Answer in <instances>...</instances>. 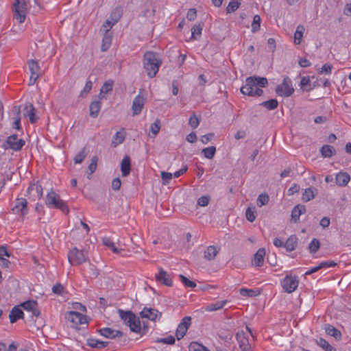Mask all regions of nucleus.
Segmentation results:
<instances>
[{
  "mask_svg": "<svg viewBox=\"0 0 351 351\" xmlns=\"http://www.w3.org/2000/svg\"><path fill=\"white\" fill-rule=\"evenodd\" d=\"M97 161L98 158L96 156L91 158L90 164L88 166L89 175H91L95 171L97 166Z\"/></svg>",
  "mask_w": 351,
  "mask_h": 351,
  "instance_id": "13d9d810",
  "label": "nucleus"
},
{
  "mask_svg": "<svg viewBox=\"0 0 351 351\" xmlns=\"http://www.w3.org/2000/svg\"><path fill=\"white\" fill-rule=\"evenodd\" d=\"M87 274L90 278H97L99 275V271L95 265L89 264Z\"/></svg>",
  "mask_w": 351,
  "mask_h": 351,
  "instance_id": "bf43d9fd",
  "label": "nucleus"
},
{
  "mask_svg": "<svg viewBox=\"0 0 351 351\" xmlns=\"http://www.w3.org/2000/svg\"><path fill=\"white\" fill-rule=\"evenodd\" d=\"M300 213L298 212L296 206H294L291 211V219L294 223H298L300 221Z\"/></svg>",
  "mask_w": 351,
  "mask_h": 351,
  "instance_id": "69168bd1",
  "label": "nucleus"
},
{
  "mask_svg": "<svg viewBox=\"0 0 351 351\" xmlns=\"http://www.w3.org/2000/svg\"><path fill=\"white\" fill-rule=\"evenodd\" d=\"M140 315L142 318H147L152 321H155L158 315L159 317L161 316V313L156 309L145 307L140 313Z\"/></svg>",
  "mask_w": 351,
  "mask_h": 351,
  "instance_id": "6ab92c4d",
  "label": "nucleus"
},
{
  "mask_svg": "<svg viewBox=\"0 0 351 351\" xmlns=\"http://www.w3.org/2000/svg\"><path fill=\"white\" fill-rule=\"evenodd\" d=\"M101 107V102L99 100L93 101L89 106L90 116L96 118L99 115Z\"/></svg>",
  "mask_w": 351,
  "mask_h": 351,
  "instance_id": "393cba45",
  "label": "nucleus"
},
{
  "mask_svg": "<svg viewBox=\"0 0 351 351\" xmlns=\"http://www.w3.org/2000/svg\"><path fill=\"white\" fill-rule=\"evenodd\" d=\"M121 171L123 177L128 176L131 171V161L128 156H125L121 162Z\"/></svg>",
  "mask_w": 351,
  "mask_h": 351,
  "instance_id": "5701e85b",
  "label": "nucleus"
},
{
  "mask_svg": "<svg viewBox=\"0 0 351 351\" xmlns=\"http://www.w3.org/2000/svg\"><path fill=\"white\" fill-rule=\"evenodd\" d=\"M21 306L24 310L31 312L32 316L38 317L40 315V311L37 308L38 303L35 300H27L22 303Z\"/></svg>",
  "mask_w": 351,
  "mask_h": 351,
  "instance_id": "f3484780",
  "label": "nucleus"
},
{
  "mask_svg": "<svg viewBox=\"0 0 351 351\" xmlns=\"http://www.w3.org/2000/svg\"><path fill=\"white\" fill-rule=\"evenodd\" d=\"M118 314L120 318L124 322L125 324L130 327L131 331L140 333L141 327L140 319L130 311L118 310Z\"/></svg>",
  "mask_w": 351,
  "mask_h": 351,
  "instance_id": "7ed1b4c3",
  "label": "nucleus"
},
{
  "mask_svg": "<svg viewBox=\"0 0 351 351\" xmlns=\"http://www.w3.org/2000/svg\"><path fill=\"white\" fill-rule=\"evenodd\" d=\"M300 86L301 88H302L306 91L311 90L312 89V88L310 87L311 80H310L309 77H305V76L302 77L301 78Z\"/></svg>",
  "mask_w": 351,
  "mask_h": 351,
  "instance_id": "09e8293b",
  "label": "nucleus"
},
{
  "mask_svg": "<svg viewBox=\"0 0 351 351\" xmlns=\"http://www.w3.org/2000/svg\"><path fill=\"white\" fill-rule=\"evenodd\" d=\"M27 64L31 73V75H33L32 79L34 78V76L39 77L41 71L38 63L36 60H30L27 62Z\"/></svg>",
  "mask_w": 351,
  "mask_h": 351,
  "instance_id": "c756f323",
  "label": "nucleus"
},
{
  "mask_svg": "<svg viewBox=\"0 0 351 351\" xmlns=\"http://www.w3.org/2000/svg\"><path fill=\"white\" fill-rule=\"evenodd\" d=\"M245 217H246V219L250 221V222H253L255 219H256V210H255V208L254 207L253 208L249 207L247 208V209L246 210V212H245Z\"/></svg>",
  "mask_w": 351,
  "mask_h": 351,
  "instance_id": "3c124183",
  "label": "nucleus"
},
{
  "mask_svg": "<svg viewBox=\"0 0 351 351\" xmlns=\"http://www.w3.org/2000/svg\"><path fill=\"white\" fill-rule=\"evenodd\" d=\"M23 115L25 117H29V121L32 123H34L38 121V117L36 116V109L33 104L31 103H27L24 106H22Z\"/></svg>",
  "mask_w": 351,
  "mask_h": 351,
  "instance_id": "2eb2a0df",
  "label": "nucleus"
},
{
  "mask_svg": "<svg viewBox=\"0 0 351 351\" xmlns=\"http://www.w3.org/2000/svg\"><path fill=\"white\" fill-rule=\"evenodd\" d=\"M181 282L187 287L194 288L196 287V283L194 281L190 280L183 275L179 276Z\"/></svg>",
  "mask_w": 351,
  "mask_h": 351,
  "instance_id": "4d7b16f0",
  "label": "nucleus"
},
{
  "mask_svg": "<svg viewBox=\"0 0 351 351\" xmlns=\"http://www.w3.org/2000/svg\"><path fill=\"white\" fill-rule=\"evenodd\" d=\"M268 81L266 77L250 76L246 78L245 84L241 86L242 94L250 97H258L263 95V90L261 88L266 87Z\"/></svg>",
  "mask_w": 351,
  "mask_h": 351,
  "instance_id": "f257e3e1",
  "label": "nucleus"
},
{
  "mask_svg": "<svg viewBox=\"0 0 351 351\" xmlns=\"http://www.w3.org/2000/svg\"><path fill=\"white\" fill-rule=\"evenodd\" d=\"M261 105L268 110H272L278 108V102L276 99H271L262 102Z\"/></svg>",
  "mask_w": 351,
  "mask_h": 351,
  "instance_id": "e433bc0d",
  "label": "nucleus"
},
{
  "mask_svg": "<svg viewBox=\"0 0 351 351\" xmlns=\"http://www.w3.org/2000/svg\"><path fill=\"white\" fill-rule=\"evenodd\" d=\"M317 344L325 351H336V349L330 345L328 342L323 338H319L318 340H317Z\"/></svg>",
  "mask_w": 351,
  "mask_h": 351,
  "instance_id": "4c0bfd02",
  "label": "nucleus"
},
{
  "mask_svg": "<svg viewBox=\"0 0 351 351\" xmlns=\"http://www.w3.org/2000/svg\"><path fill=\"white\" fill-rule=\"evenodd\" d=\"M108 341H102L96 339L89 338L87 339V345L93 348H104L108 345Z\"/></svg>",
  "mask_w": 351,
  "mask_h": 351,
  "instance_id": "2f4dec72",
  "label": "nucleus"
},
{
  "mask_svg": "<svg viewBox=\"0 0 351 351\" xmlns=\"http://www.w3.org/2000/svg\"><path fill=\"white\" fill-rule=\"evenodd\" d=\"M191 317L189 316H186L182 319L181 322L179 324L177 328L176 332V336L178 340H180L184 337L189 326H191Z\"/></svg>",
  "mask_w": 351,
  "mask_h": 351,
  "instance_id": "ddd939ff",
  "label": "nucleus"
},
{
  "mask_svg": "<svg viewBox=\"0 0 351 351\" xmlns=\"http://www.w3.org/2000/svg\"><path fill=\"white\" fill-rule=\"evenodd\" d=\"M162 61L158 58V54L154 51H147L143 56V66L147 75L152 78L158 72Z\"/></svg>",
  "mask_w": 351,
  "mask_h": 351,
  "instance_id": "f03ea898",
  "label": "nucleus"
},
{
  "mask_svg": "<svg viewBox=\"0 0 351 351\" xmlns=\"http://www.w3.org/2000/svg\"><path fill=\"white\" fill-rule=\"evenodd\" d=\"M92 86H93L92 81L90 79H88L86 81V83L85 84V86L84 87V89L81 91V93L80 94V96L84 97V94L86 95L88 93H90V91L92 89Z\"/></svg>",
  "mask_w": 351,
  "mask_h": 351,
  "instance_id": "052dcab7",
  "label": "nucleus"
},
{
  "mask_svg": "<svg viewBox=\"0 0 351 351\" xmlns=\"http://www.w3.org/2000/svg\"><path fill=\"white\" fill-rule=\"evenodd\" d=\"M276 92L281 97L291 96L294 92L291 80L288 76H285L282 84L276 86Z\"/></svg>",
  "mask_w": 351,
  "mask_h": 351,
  "instance_id": "0eeeda50",
  "label": "nucleus"
},
{
  "mask_svg": "<svg viewBox=\"0 0 351 351\" xmlns=\"http://www.w3.org/2000/svg\"><path fill=\"white\" fill-rule=\"evenodd\" d=\"M299 280L297 276L287 275L281 282L282 288L287 293L293 292L298 287Z\"/></svg>",
  "mask_w": 351,
  "mask_h": 351,
  "instance_id": "1a4fd4ad",
  "label": "nucleus"
},
{
  "mask_svg": "<svg viewBox=\"0 0 351 351\" xmlns=\"http://www.w3.org/2000/svg\"><path fill=\"white\" fill-rule=\"evenodd\" d=\"M210 199V198L208 195H204V196L200 197L197 199V204L199 206L204 207V206H208V204H209Z\"/></svg>",
  "mask_w": 351,
  "mask_h": 351,
  "instance_id": "0e129e2a",
  "label": "nucleus"
},
{
  "mask_svg": "<svg viewBox=\"0 0 351 351\" xmlns=\"http://www.w3.org/2000/svg\"><path fill=\"white\" fill-rule=\"evenodd\" d=\"M112 33L109 29H106L102 38L101 49L102 51H107L112 44Z\"/></svg>",
  "mask_w": 351,
  "mask_h": 351,
  "instance_id": "aec40b11",
  "label": "nucleus"
},
{
  "mask_svg": "<svg viewBox=\"0 0 351 351\" xmlns=\"http://www.w3.org/2000/svg\"><path fill=\"white\" fill-rule=\"evenodd\" d=\"M68 260L71 265L77 266L86 262L88 257L83 250H80L75 247L69 251Z\"/></svg>",
  "mask_w": 351,
  "mask_h": 351,
  "instance_id": "39448f33",
  "label": "nucleus"
},
{
  "mask_svg": "<svg viewBox=\"0 0 351 351\" xmlns=\"http://www.w3.org/2000/svg\"><path fill=\"white\" fill-rule=\"evenodd\" d=\"M325 330L328 335L332 336L336 339H340L341 337V332L332 325H326V326L325 327Z\"/></svg>",
  "mask_w": 351,
  "mask_h": 351,
  "instance_id": "f704fd0d",
  "label": "nucleus"
},
{
  "mask_svg": "<svg viewBox=\"0 0 351 351\" xmlns=\"http://www.w3.org/2000/svg\"><path fill=\"white\" fill-rule=\"evenodd\" d=\"M189 351H210L203 345L197 342H192L189 345Z\"/></svg>",
  "mask_w": 351,
  "mask_h": 351,
  "instance_id": "8fccbe9b",
  "label": "nucleus"
},
{
  "mask_svg": "<svg viewBox=\"0 0 351 351\" xmlns=\"http://www.w3.org/2000/svg\"><path fill=\"white\" fill-rule=\"evenodd\" d=\"M216 152V147L215 146H210L202 149V153L205 158L208 159H212Z\"/></svg>",
  "mask_w": 351,
  "mask_h": 351,
  "instance_id": "49530a36",
  "label": "nucleus"
},
{
  "mask_svg": "<svg viewBox=\"0 0 351 351\" xmlns=\"http://www.w3.org/2000/svg\"><path fill=\"white\" fill-rule=\"evenodd\" d=\"M228 302V300H224L217 301L215 303L210 304L205 307V311L207 312H212L220 310Z\"/></svg>",
  "mask_w": 351,
  "mask_h": 351,
  "instance_id": "c85d7f7f",
  "label": "nucleus"
},
{
  "mask_svg": "<svg viewBox=\"0 0 351 351\" xmlns=\"http://www.w3.org/2000/svg\"><path fill=\"white\" fill-rule=\"evenodd\" d=\"M87 155H88V151L86 150V147H84L77 154L75 155V156L74 158L75 163V164L82 163Z\"/></svg>",
  "mask_w": 351,
  "mask_h": 351,
  "instance_id": "a19ab883",
  "label": "nucleus"
},
{
  "mask_svg": "<svg viewBox=\"0 0 351 351\" xmlns=\"http://www.w3.org/2000/svg\"><path fill=\"white\" fill-rule=\"evenodd\" d=\"M204 23L199 22L198 24H195L191 29V38L194 40L198 39L201 34L204 27Z\"/></svg>",
  "mask_w": 351,
  "mask_h": 351,
  "instance_id": "72a5a7b5",
  "label": "nucleus"
},
{
  "mask_svg": "<svg viewBox=\"0 0 351 351\" xmlns=\"http://www.w3.org/2000/svg\"><path fill=\"white\" fill-rule=\"evenodd\" d=\"M13 7L14 19L19 23H23L26 18V3L25 0H15Z\"/></svg>",
  "mask_w": 351,
  "mask_h": 351,
  "instance_id": "6e6552de",
  "label": "nucleus"
},
{
  "mask_svg": "<svg viewBox=\"0 0 351 351\" xmlns=\"http://www.w3.org/2000/svg\"><path fill=\"white\" fill-rule=\"evenodd\" d=\"M269 200V195L267 193H261L258 195L256 204L258 207H262L268 204Z\"/></svg>",
  "mask_w": 351,
  "mask_h": 351,
  "instance_id": "c03bdc74",
  "label": "nucleus"
},
{
  "mask_svg": "<svg viewBox=\"0 0 351 351\" xmlns=\"http://www.w3.org/2000/svg\"><path fill=\"white\" fill-rule=\"evenodd\" d=\"M199 122H200V119L199 118H198L195 113H193L190 119H189V125L195 129V128H197L199 124Z\"/></svg>",
  "mask_w": 351,
  "mask_h": 351,
  "instance_id": "6e6d98bb",
  "label": "nucleus"
},
{
  "mask_svg": "<svg viewBox=\"0 0 351 351\" xmlns=\"http://www.w3.org/2000/svg\"><path fill=\"white\" fill-rule=\"evenodd\" d=\"M103 337L108 339H115L123 337V333L119 330H114L111 328H103L97 330Z\"/></svg>",
  "mask_w": 351,
  "mask_h": 351,
  "instance_id": "4468645a",
  "label": "nucleus"
},
{
  "mask_svg": "<svg viewBox=\"0 0 351 351\" xmlns=\"http://www.w3.org/2000/svg\"><path fill=\"white\" fill-rule=\"evenodd\" d=\"M320 153L324 158H330L336 153L335 148L329 145H324L320 149Z\"/></svg>",
  "mask_w": 351,
  "mask_h": 351,
  "instance_id": "473e14b6",
  "label": "nucleus"
},
{
  "mask_svg": "<svg viewBox=\"0 0 351 351\" xmlns=\"http://www.w3.org/2000/svg\"><path fill=\"white\" fill-rule=\"evenodd\" d=\"M122 16V12L120 8H115L110 16V20L112 21L114 25L120 20Z\"/></svg>",
  "mask_w": 351,
  "mask_h": 351,
  "instance_id": "ea45409f",
  "label": "nucleus"
},
{
  "mask_svg": "<svg viewBox=\"0 0 351 351\" xmlns=\"http://www.w3.org/2000/svg\"><path fill=\"white\" fill-rule=\"evenodd\" d=\"M237 339L242 351H251L249 340L243 335H237Z\"/></svg>",
  "mask_w": 351,
  "mask_h": 351,
  "instance_id": "bb28decb",
  "label": "nucleus"
},
{
  "mask_svg": "<svg viewBox=\"0 0 351 351\" xmlns=\"http://www.w3.org/2000/svg\"><path fill=\"white\" fill-rule=\"evenodd\" d=\"M125 138V137L124 134L121 133V132H117L113 137L112 144L114 147H117L118 145L121 144L124 141Z\"/></svg>",
  "mask_w": 351,
  "mask_h": 351,
  "instance_id": "a18cd8bd",
  "label": "nucleus"
},
{
  "mask_svg": "<svg viewBox=\"0 0 351 351\" xmlns=\"http://www.w3.org/2000/svg\"><path fill=\"white\" fill-rule=\"evenodd\" d=\"M261 17L258 15H255L253 18L252 24V31L256 32L260 29L261 27Z\"/></svg>",
  "mask_w": 351,
  "mask_h": 351,
  "instance_id": "603ef678",
  "label": "nucleus"
},
{
  "mask_svg": "<svg viewBox=\"0 0 351 351\" xmlns=\"http://www.w3.org/2000/svg\"><path fill=\"white\" fill-rule=\"evenodd\" d=\"M155 278L157 281L162 282L167 287L173 286V281L170 276L162 268L159 269V271L156 274Z\"/></svg>",
  "mask_w": 351,
  "mask_h": 351,
  "instance_id": "a211bd4d",
  "label": "nucleus"
},
{
  "mask_svg": "<svg viewBox=\"0 0 351 351\" xmlns=\"http://www.w3.org/2000/svg\"><path fill=\"white\" fill-rule=\"evenodd\" d=\"M25 141L22 138H19L17 134L9 136L3 143V147L5 149H12L15 152L21 151L25 145Z\"/></svg>",
  "mask_w": 351,
  "mask_h": 351,
  "instance_id": "423d86ee",
  "label": "nucleus"
},
{
  "mask_svg": "<svg viewBox=\"0 0 351 351\" xmlns=\"http://www.w3.org/2000/svg\"><path fill=\"white\" fill-rule=\"evenodd\" d=\"M145 102V98L141 95H138L135 97V98L133 100L132 109L133 115H137L139 114L144 106Z\"/></svg>",
  "mask_w": 351,
  "mask_h": 351,
  "instance_id": "dca6fc26",
  "label": "nucleus"
},
{
  "mask_svg": "<svg viewBox=\"0 0 351 351\" xmlns=\"http://www.w3.org/2000/svg\"><path fill=\"white\" fill-rule=\"evenodd\" d=\"M265 256V248H259L254 256L253 264L256 267H261L263 265Z\"/></svg>",
  "mask_w": 351,
  "mask_h": 351,
  "instance_id": "b1692460",
  "label": "nucleus"
},
{
  "mask_svg": "<svg viewBox=\"0 0 351 351\" xmlns=\"http://www.w3.org/2000/svg\"><path fill=\"white\" fill-rule=\"evenodd\" d=\"M298 245V238L295 234L291 235L285 243V247L287 252L293 251Z\"/></svg>",
  "mask_w": 351,
  "mask_h": 351,
  "instance_id": "cd10ccee",
  "label": "nucleus"
},
{
  "mask_svg": "<svg viewBox=\"0 0 351 351\" xmlns=\"http://www.w3.org/2000/svg\"><path fill=\"white\" fill-rule=\"evenodd\" d=\"M175 341H176V340H175L174 337H173L171 335L168 336L167 337H165V338H158L156 340V343H162L169 344V345L174 344Z\"/></svg>",
  "mask_w": 351,
  "mask_h": 351,
  "instance_id": "5fc2aeb1",
  "label": "nucleus"
},
{
  "mask_svg": "<svg viewBox=\"0 0 351 351\" xmlns=\"http://www.w3.org/2000/svg\"><path fill=\"white\" fill-rule=\"evenodd\" d=\"M103 243L106 246L109 247L114 253L118 254L120 251L110 239L104 238L103 239Z\"/></svg>",
  "mask_w": 351,
  "mask_h": 351,
  "instance_id": "864d4df0",
  "label": "nucleus"
},
{
  "mask_svg": "<svg viewBox=\"0 0 351 351\" xmlns=\"http://www.w3.org/2000/svg\"><path fill=\"white\" fill-rule=\"evenodd\" d=\"M335 180L338 186H346L350 180V176L346 172L340 171L336 174Z\"/></svg>",
  "mask_w": 351,
  "mask_h": 351,
  "instance_id": "4be33fe9",
  "label": "nucleus"
},
{
  "mask_svg": "<svg viewBox=\"0 0 351 351\" xmlns=\"http://www.w3.org/2000/svg\"><path fill=\"white\" fill-rule=\"evenodd\" d=\"M114 81L109 80L106 81L101 86L100 93H108L112 90Z\"/></svg>",
  "mask_w": 351,
  "mask_h": 351,
  "instance_id": "de8ad7c7",
  "label": "nucleus"
},
{
  "mask_svg": "<svg viewBox=\"0 0 351 351\" xmlns=\"http://www.w3.org/2000/svg\"><path fill=\"white\" fill-rule=\"evenodd\" d=\"M21 110L22 106H15L11 110V119L13 120L12 128L19 131L21 130Z\"/></svg>",
  "mask_w": 351,
  "mask_h": 351,
  "instance_id": "f8f14e48",
  "label": "nucleus"
},
{
  "mask_svg": "<svg viewBox=\"0 0 351 351\" xmlns=\"http://www.w3.org/2000/svg\"><path fill=\"white\" fill-rule=\"evenodd\" d=\"M161 178L163 180L164 184H168L172 178V173L165 171L161 172Z\"/></svg>",
  "mask_w": 351,
  "mask_h": 351,
  "instance_id": "774afa93",
  "label": "nucleus"
},
{
  "mask_svg": "<svg viewBox=\"0 0 351 351\" xmlns=\"http://www.w3.org/2000/svg\"><path fill=\"white\" fill-rule=\"evenodd\" d=\"M239 293L242 296L244 297H253L258 295L259 291L254 289H249L246 288H241L239 290Z\"/></svg>",
  "mask_w": 351,
  "mask_h": 351,
  "instance_id": "79ce46f5",
  "label": "nucleus"
},
{
  "mask_svg": "<svg viewBox=\"0 0 351 351\" xmlns=\"http://www.w3.org/2000/svg\"><path fill=\"white\" fill-rule=\"evenodd\" d=\"M24 313L19 306H15L11 310L9 318L10 323L13 324L16 322L19 319L23 318Z\"/></svg>",
  "mask_w": 351,
  "mask_h": 351,
  "instance_id": "412c9836",
  "label": "nucleus"
},
{
  "mask_svg": "<svg viewBox=\"0 0 351 351\" xmlns=\"http://www.w3.org/2000/svg\"><path fill=\"white\" fill-rule=\"evenodd\" d=\"M46 206L49 208L60 209L64 213L68 214L69 212L66 203L60 199L59 195L53 191H51L46 196Z\"/></svg>",
  "mask_w": 351,
  "mask_h": 351,
  "instance_id": "20e7f679",
  "label": "nucleus"
},
{
  "mask_svg": "<svg viewBox=\"0 0 351 351\" xmlns=\"http://www.w3.org/2000/svg\"><path fill=\"white\" fill-rule=\"evenodd\" d=\"M333 66L331 64L326 63L322 66V67L318 69V72L320 74H330Z\"/></svg>",
  "mask_w": 351,
  "mask_h": 351,
  "instance_id": "680f3d73",
  "label": "nucleus"
},
{
  "mask_svg": "<svg viewBox=\"0 0 351 351\" xmlns=\"http://www.w3.org/2000/svg\"><path fill=\"white\" fill-rule=\"evenodd\" d=\"M160 122L158 119H156L154 123L151 124L150 125V131L152 134L156 136L160 131Z\"/></svg>",
  "mask_w": 351,
  "mask_h": 351,
  "instance_id": "e2e57ef3",
  "label": "nucleus"
},
{
  "mask_svg": "<svg viewBox=\"0 0 351 351\" xmlns=\"http://www.w3.org/2000/svg\"><path fill=\"white\" fill-rule=\"evenodd\" d=\"M320 247V243L319 241L314 238L312 239L311 242L309 243L308 249L311 253H315L318 251Z\"/></svg>",
  "mask_w": 351,
  "mask_h": 351,
  "instance_id": "37998d69",
  "label": "nucleus"
},
{
  "mask_svg": "<svg viewBox=\"0 0 351 351\" xmlns=\"http://www.w3.org/2000/svg\"><path fill=\"white\" fill-rule=\"evenodd\" d=\"M219 252V250H217L215 246L210 245L207 247L204 252V258L207 261H213L215 258V256L217 255Z\"/></svg>",
  "mask_w": 351,
  "mask_h": 351,
  "instance_id": "7c9ffc66",
  "label": "nucleus"
},
{
  "mask_svg": "<svg viewBox=\"0 0 351 351\" xmlns=\"http://www.w3.org/2000/svg\"><path fill=\"white\" fill-rule=\"evenodd\" d=\"M241 2L239 0L230 1L226 8V12L228 14L234 12L239 8Z\"/></svg>",
  "mask_w": 351,
  "mask_h": 351,
  "instance_id": "58836bf2",
  "label": "nucleus"
},
{
  "mask_svg": "<svg viewBox=\"0 0 351 351\" xmlns=\"http://www.w3.org/2000/svg\"><path fill=\"white\" fill-rule=\"evenodd\" d=\"M66 318L73 324L72 327L87 323L86 316L76 311L68 312Z\"/></svg>",
  "mask_w": 351,
  "mask_h": 351,
  "instance_id": "9b49d317",
  "label": "nucleus"
},
{
  "mask_svg": "<svg viewBox=\"0 0 351 351\" xmlns=\"http://www.w3.org/2000/svg\"><path fill=\"white\" fill-rule=\"evenodd\" d=\"M317 193V189L315 187H309L304 190L302 193V200L304 202H307L315 198Z\"/></svg>",
  "mask_w": 351,
  "mask_h": 351,
  "instance_id": "a878e982",
  "label": "nucleus"
},
{
  "mask_svg": "<svg viewBox=\"0 0 351 351\" xmlns=\"http://www.w3.org/2000/svg\"><path fill=\"white\" fill-rule=\"evenodd\" d=\"M304 30V27L302 25H299L297 27L294 34V43L295 45H300L301 43Z\"/></svg>",
  "mask_w": 351,
  "mask_h": 351,
  "instance_id": "c9c22d12",
  "label": "nucleus"
},
{
  "mask_svg": "<svg viewBox=\"0 0 351 351\" xmlns=\"http://www.w3.org/2000/svg\"><path fill=\"white\" fill-rule=\"evenodd\" d=\"M64 291V287L60 283H57L52 287V291L53 293L60 295Z\"/></svg>",
  "mask_w": 351,
  "mask_h": 351,
  "instance_id": "338daca9",
  "label": "nucleus"
},
{
  "mask_svg": "<svg viewBox=\"0 0 351 351\" xmlns=\"http://www.w3.org/2000/svg\"><path fill=\"white\" fill-rule=\"evenodd\" d=\"M27 201L25 198H17L15 201V205L12 208L14 214L21 217H24L28 213Z\"/></svg>",
  "mask_w": 351,
  "mask_h": 351,
  "instance_id": "9d476101",
  "label": "nucleus"
}]
</instances>
